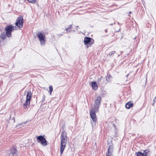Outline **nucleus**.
I'll return each mask as SVG.
<instances>
[{
	"mask_svg": "<svg viewBox=\"0 0 156 156\" xmlns=\"http://www.w3.org/2000/svg\"><path fill=\"white\" fill-rule=\"evenodd\" d=\"M101 101V97L98 96L95 97V103L91 109L90 110V113L92 121L95 123L97 122V118L96 113L98 111V108Z\"/></svg>",
	"mask_w": 156,
	"mask_h": 156,
	"instance_id": "nucleus-1",
	"label": "nucleus"
},
{
	"mask_svg": "<svg viewBox=\"0 0 156 156\" xmlns=\"http://www.w3.org/2000/svg\"><path fill=\"white\" fill-rule=\"evenodd\" d=\"M66 133L65 131H63L61 135V141L60 148V152L62 154L65 148L67 143Z\"/></svg>",
	"mask_w": 156,
	"mask_h": 156,
	"instance_id": "nucleus-2",
	"label": "nucleus"
},
{
	"mask_svg": "<svg viewBox=\"0 0 156 156\" xmlns=\"http://www.w3.org/2000/svg\"><path fill=\"white\" fill-rule=\"evenodd\" d=\"M32 94L30 91L27 93L26 99L25 102L23 105V108L25 109L27 108L28 105H29L30 103V100L31 98Z\"/></svg>",
	"mask_w": 156,
	"mask_h": 156,
	"instance_id": "nucleus-3",
	"label": "nucleus"
},
{
	"mask_svg": "<svg viewBox=\"0 0 156 156\" xmlns=\"http://www.w3.org/2000/svg\"><path fill=\"white\" fill-rule=\"evenodd\" d=\"M111 76L109 74H108L106 76V82H104V79L102 77H101L98 80V82L99 84L102 85L103 83L106 84L111 81Z\"/></svg>",
	"mask_w": 156,
	"mask_h": 156,
	"instance_id": "nucleus-4",
	"label": "nucleus"
},
{
	"mask_svg": "<svg viewBox=\"0 0 156 156\" xmlns=\"http://www.w3.org/2000/svg\"><path fill=\"white\" fill-rule=\"evenodd\" d=\"M37 141L44 146L47 145V142L46 139L42 136H39L37 137Z\"/></svg>",
	"mask_w": 156,
	"mask_h": 156,
	"instance_id": "nucleus-5",
	"label": "nucleus"
},
{
	"mask_svg": "<svg viewBox=\"0 0 156 156\" xmlns=\"http://www.w3.org/2000/svg\"><path fill=\"white\" fill-rule=\"evenodd\" d=\"M16 26L20 28H22L23 26V19L22 16L18 17L15 23Z\"/></svg>",
	"mask_w": 156,
	"mask_h": 156,
	"instance_id": "nucleus-6",
	"label": "nucleus"
},
{
	"mask_svg": "<svg viewBox=\"0 0 156 156\" xmlns=\"http://www.w3.org/2000/svg\"><path fill=\"white\" fill-rule=\"evenodd\" d=\"M5 30L6 31V35L8 37H10L11 36V32L13 31L12 30V25H10L6 26L5 28Z\"/></svg>",
	"mask_w": 156,
	"mask_h": 156,
	"instance_id": "nucleus-7",
	"label": "nucleus"
},
{
	"mask_svg": "<svg viewBox=\"0 0 156 156\" xmlns=\"http://www.w3.org/2000/svg\"><path fill=\"white\" fill-rule=\"evenodd\" d=\"M37 35L39 38L41 44L43 45L45 43V40L44 39V37H45V36L43 34L41 33L37 34Z\"/></svg>",
	"mask_w": 156,
	"mask_h": 156,
	"instance_id": "nucleus-8",
	"label": "nucleus"
},
{
	"mask_svg": "<svg viewBox=\"0 0 156 156\" xmlns=\"http://www.w3.org/2000/svg\"><path fill=\"white\" fill-rule=\"evenodd\" d=\"M113 147L112 146H110L108 150L106 153V156H113Z\"/></svg>",
	"mask_w": 156,
	"mask_h": 156,
	"instance_id": "nucleus-9",
	"label": "nucleus"
},
{
	"mask_svg": "<svg viewBox=\"0 0 156 156\" xmlns=\"http://www.w3.org/2000/svg\"><path fill=\"white\" fill-rule=\"evenodd\" d=\"M91 38L89 37H85L84 38V42L85 44L87 45H89L90 44H92V42L91 43Z\"/></svg>",
	"mask_w": 156,
	"mask_h": 156,
	"instance_id": "nucleus-10",
	"label": "nucleus"
},
{
	"mask_svg": "<svg viewBox=\"0 0 156 156\" xmlns=\"http://www.w3.org/2000/svg\"><path fill=\"white\" fill-rule=\"evenodd\" d=\"M148 150H145L144 151V153L138 152L136 153V156H147V153L148 152Z\"/></svg>",
	"mask_w": 156,
	"mask_h": 156,
	"instance_id": "nucleus-11",
	"label": "nucleus"
},
{
	"mask_svg": "<svg viewBox=\"0 0 156 156\" xmlns=\"http://www.w3.org/2000/svg\"><path fill=\"white\" fill-rule=\"evenodd\" d=\"M91 86L92 89L94 90H97L98 88V86L95 82H93L92 83Z\"/></svg>",
	"mask_w": 156,
	"mask_h": 156,
	"instance_id": "nucleus-12",
	"label": "nucleus"
},
{
	"mask_svg": "<svg viewBox=\"0 0 156 156\" xmlns=\"http://www.w3.org/2000/svg\"><path fill=\"white\" fill-rule=\"evenodd\" d=\"M133 103L130 101L128 102L125 105L127 109H129L133 106Z\"/></svg>",
	"mask_w": 156,
	"mask_h": 156,
	"instance_id": "nucleus-13",
	"label": "nucleus"
},
{
	"mask_svg": "<svg viewBox=\"0 0 156 156\" xmlns=\"http://www.w3.org/2000/svg\"><path fill=\"white\" fill-rule=\"evenodd\" d=\"M17 151V150L14 147L12 148L10 151V153H11L12 154L15 153Z\"/></svg>",
	"mask_w": 156,
	"mask_h": 156,
	"instance_id": "nucleus-14",
	"label": "nucleus"
},
{
	"mask_svg": "<svg viewBox=\"0 0 156 156\" xmlns=\"http://www.w3.org/2000/svg\"><path fill=\"white\" fill-rule=\"evenodd\" d=\"M0 36L2 40H4L6 37V35L5 33L4 32L2 33Z\"/></svg>",
	"mask_w": 156,
	"mask_h": 156,
	"instance_id": "nucleus-15",
	"label": "nucleus"
},
{
	"mask_svg": "<svg viewBox=\"0 0 156 156\" xmlns=\"http://www.w3.org/2000/svg\"><path fill=\"white\" fill-rule=\"evenodd\" d=\"M115 53V51H112L109 53V55L110 56H111L112 55H113Z\"/></svg>",
	"mask_w": 156,
	"mask_h": 156,
	"instance_id": "nucleus-16",
	"label": "nucleus"
},
{
	"mask_svg": "<svg viewBox=\"0 0 156 156\" xmlns=\"http://www.w3.org/2000/svg\"><path fill=\"white\" fill-rule=\"evenodd\" d=\"M49 91L52 92L53 90V87L51 85H50L49 86Z\"/></svg>",
	"mask_w": 156,
	"mask_h": 156,
	"instance_id": "nucleus-17",
	"label": "nucleus"
},
{
	"mask_svg": "<svg viewBox=\"0 0 156 156\" xmlns=\"http://www.w3.org/2000/svg\"><path fill=\"white\" fill-rule=\"evenodd\" d=\"M12 30L13 31L14 30H16L18 28V27H17L15 26H12Z\"/></svg>",
	"mask_w": 156,
	"mask_h": 156,
	"instance_id": "nucleus-18",
	"label": "nucleus"
},
{
	"mask_svg": "<svg viewBox=\"0 0 156 156\" xmlns=\"http://www.w3.org/2000/svg\"><path fill=\"white\" fill-rule=\"evenodd\" d=\"M28 2L31 3H34L36 2L37 0H28Z\"/></svg>",
	"mask_w": 156,
	"mask_h": 156,
	"instance_id": "nucleus-19",
	"label": "nucleus"
},
{
	"mask_svg": "<svg viewBox=\"0 0 156 156\" xmlns=\"http://www.w3.org/2000/svg\"><path fill=\"white\" fill-rule=\"evenodd\" d=\"M27 121L24 122H22L21 123L19 124L18 125H17L16 126V127H17V126H23V124H25L26 123Z\"/></svg>",
	"mask_w": 156,
	"mask_h": 156,
	"instance_id": "nucleus-20",
	"label": "nucleus"
},
{
	"mask_svg": "<svg viewBox=\"0 0 156 156\" xmlns=\"http://www.w3.org/2000/svg\"><path fill=\"white\" fill-rule=\"evenodd\" d=\"M72 27V25H70V27H68V28L66 29V31H68L69 29H71Z\"/></svg>",
	"mask_w": 156,
	"mask_h": 156,
	"instance_id": "nucleus-21",
	"label": "nucleus"
},
{
	"mask_svg": "<svg viewBox=\"0 0 156 156\" xmlns=\"http://www.w3.org/2000/svg\"><path fill=\"white\" fill-rule=\"evenodd\" d=\"M45 95H44L43 98V100L42 101L43 102L44 101H45Z\"/></svg>",
	"mask_w": 156,
	"mask_h": 156,
	"instance_id": "nucleus-22",
	"label": "nucleus"
},
{
	"mask_svg": "<svg viewBox=\"0 0 156 156\" xmlns=\"http://www.w3.org/2000/svg\"><path fill=\"white\" fill-rule=\"evenodd\" d=\"M50 94L51 95V94L52 92L49 91Z\"/></svg>",
	"mask_w": 156,
	"mask_h": 156,
	"instance_id": "nucleus-23",
	"label": "nucleus"
},
{
	"mask_svg": "<svg viewBox=\"0 0 156 156\" xmlns=\"http://www.w3.org/2000/svg\"><path fill=\"white\" fill-rule=\"evenodd\" d=\"M131 12H129V14H131Z\"/></svg>",
	"mask_w": 156,
	"mask_h": 156,
	"instance_id": "nucleus-24",
	"label": "nucleus"
},
{
	"mask_svg": "<svg viewBox=\"0 0 156 156\" xmlns=\"http://www.w3.org/2000/svg\"><path fill=\"white\" fill-rule=\"evenodd\" d=\"M76 27H78V26H77Z\"/></svg>",
	"mask_w": 156,
	"mask_h": 156,
	"instance_id": "nucleus-25",
	"label": "nucleus"
},
{
	"mask_svg": "<svg viewBox=\"0 0 156 156\" xmlns=\"http://www.w3.org/2000/svg\"><path fill=\"white\" fill-rule=\"evenodd\" d=\"M10 156H13V155H11Z\"/></svg>",
	"mask_w": 156,
	"mask_h": 156,
	"instance_id": "nucleus-26",
	"label": "nucleus"
},
{
	"mask_svg": "<svg viewBox=\"0 0 156 156\" xmlns=\"http://www.w3.org/2000/svg\"><path fill=\"white\" fill-rule=\"evenodd\" d=\"M69 27H70V25H69Z\"/></svg>",
	"mask_w": 156,
	"mask_h": 156,
	"instance_id": "nucleus-27",
	"label": "nucleus"
}]
</instances>
